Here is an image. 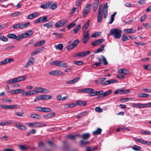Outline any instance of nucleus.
Returning <instances> with one entry per match:
<instances>
[{
    "label": "nucleus",
    "mask_w": 151,
    "mask_h": 151,
    "mask_svg": "<svg viewBox=\"0 0 151 151\" xmlns=\"http://www.w3.org/2000/svg\"><path fill=\"white\" fill-rule=\"evenodd\" d=\"M121 30L117 28H114L111 30L110 34L113 35L114 38L119 39L121 37Z\"/></svg>",
    "instance_id": "nucleus-1"
},
{
    "label": "nucleus",
    "mask_w": 151,
    "mask_h": 151,
    "mask_svg": "<svg viewBox=\"0 0 151 151\" xmlns=\"http://www.w3.org/2000/svg\"><path fill=\"white\" fill-rule=\"evenodd\" d=\"M30 24L29 22L24 23H18L16 24L13 26V28L14 29H22L28 27Z\"/></svg>",
    "instance_id": "nucleus-2"
},
{
    "label": "nucleus",
    "mask_w": 151,
    "mask_h": 151,
    "mask_svg": "<svg viewBox=\"0 0 151 151\" xmlns=\"http://www.w3.org/2000/svg\"><path fill=\"white\" fill-rule=\"evenodd\" d=\"M103 14V8L102 5H100L99 6L98 14V22H101Z\"/></svg>",
    "instance_id": "nucleus-3"
},
{
    "label": "nucleus",
    "mask_w": 151,
    "mask_h": 151,
    "mask_svg": "<svg viewBox=\"0 0 151 151\" xmlns=\"http://www.w3.org/2000/svg\"><path fill=\"white\" fill-rule=\"evenodd\" d=\"M27 125L29 127H43L46 126V124H42L40 123H38L36 122H32L30 123H27Z\"/></svg>",
    "instance_id": "nucleus-4"
},
{
    "label": "nucleus",
    "mask_w": 151,
    "mask_h": 151,
    "mask_svg": "<svg viewBox=\"0 0 151 151\" xmlns=\"http://www.w3.org/2000/svg\"><path fill=\"white\" fill-rule=\"evenodd\" d=\"M130 90L129 89H124L123 88L119 89L116 90L114 92L115 94H126L129 92Z\"/></svg>",
    "instance_id": "nucleus-5"
},
{
    "label": "nucleus",
    "mask_w": 151,
    "mask_h": 151,
    "mask_svg": "<svg viewBox=\"0 0 151 151\" xmlns=\"http://www.w3.org/2000/svg\"><path fill=\"white\" fill-rule=\"evenodd\" d=\"M47 16L40 17L35 20V23L36 24L39 23L46 22L47 21Z\"/></svg>",
    "instance_id": "nucleus-6"
},
{
    "label": "nucleus",
    "mask_w": 151,
    "mask_h": 151,
    "mask_svg": "<svg viewBox=\"0 0 151 151\" xmlns=\"http://www.w3.org/2000/svg\"><path fill=\"white\" fill-rule=\"evenodd\" d=\"M33 34V32L31 30L27 31L25 33L22 34L20 36L21 39L28 37H30Z\"/></svg>",
    "instance_id": "nucleus-7"
},
{
    "label": "nucleus",
    "mask_w": 151,
    "mask_h": 151,
    "mask_svg": "<svg viewBox=\"0 0 151 151\" xmlns=\"http://www.w3.org/2000/svg\"><path fill=\"white\" fill-rule=\"evenodd\" d=\"M7 36L10 38L16 39L17 41H19L21 40V37L20 35L17 36L14 34H9Z\"/></svg>",
    "instance_id": "nucleus-8"
},
{
    "label": "nucleus",
    "mask_w": 151,
    "mask_h": 151,
    "mask_svg": "<svg viewBox=\"0 0 151 151\" xmlns=\"http://www.w3.org/2000/svg\"><path fill=\"white\" fill-rule=\"evenodd\" d=\"M91 7V4H88L86 5L84 9V11L83 13V16L85 17V15H86L89 12Z\"/></svg>",
    "instance_id": "nucleus-9"
},
{
    "label": "nucleus",
    "mask_w": 151,
    "mask_h": 151,
    "mask_svg": "<svg viewBox=\"0 0 151 151\" xmlns=\"http://www.w3.org/2000/svg\"><path fill=\"white\" fill-rule=\"evenodd\" d=\"M14 124L17 127L21 130H25L27 129V127L26 126L19 123L15 122Z\"/></svg>",
    "instance_id": "nucleus-10"
},
{
    "label": "nucleus",
    "mask_w": 151,
    "mask_h": 151,
    "mask_svg": "<svg viewBox=\"0 0 151 151\" xmlns=\"http://www.w3.org/2000/svg\"><path fill=\"white\" fill-rule=\"evenodd\" d=\"M63 74V73L59 70H53L49 73L50 75L54 76L62 75Z\"/></svg>",
    "instance_id": "nucleus-11"
},
{
    "label": "nucleus",
    "mask_w": 151,
    "mask_h": 151,
    "mask_svg": "<svg viewBox=\"0 0 151 151\" xmlns=\"http://www.w3.org/2000/svg\"><path fill=\"white\" fill-rule=\"evenodd\" d=\"M77 135L79 136L80 137L84 140L88 139L90 137V134L89 133H84L81 135L77 134Z\"/></svg>",
    "instance_id": "nucleus-12"
},
{
    "label": "nucleus",
    "mask_w": 151,
    "mask_h": 151,
    "mask_svg": "<svg viewBox=\"0 0 151 151\" xmlns=\"http://www.w3.org/2000/svg\"><path fill=\"white\" fill-rule=\"evenodd\" d=\"M57 66L61 67H66L68 66L67 64L63 61L57 60Z\"/></svg>",
    "instance_id": "nucleus-13"
},
{
    "label": "nucleus",
    "mask_w": 151,
    "mask_h": 151,
    "mask_svg": "<svg viewBox=\"0 0 151 151\" xmlns=\"http://www.w3.org/2000/svg\"><path fill=\"white\" fill-rule=\"evenodd\" d=\"M90 53V51H89L79 52L76 54V56L77 57H83L89 55Z\"/></svg>",
    "instance_id": "nucleus-14"
},
{
    "label": "nucleus",
    "mask_w": 151,
    "mask_h": 151,
    "mask_svg": "<svg viewBox=\"0 0 151 151\" xmlns=\"http://www.w3.org/2000/svg\"><path fill=\"white\" fill-rule=\"evenodd\" d=\"M14 60L12 58H7L5 60H3L1 62H0V65H5L6 63L12 62Z\"/></svg>",
    "instance_id": "nucleus-15"
},
{
    "label": "nucleus",
    "mask_w": 151,
    "mask_h": 151,
    "mask_svg": "<svg viewBox=\"0 0 151 151\" xmlns=\"http://www.w3.org/2000/svg\"><path fill=\"white\" fill-rule=\"evenodd\" d=\"M104 41V39H99L96 40L92 42L91 45L93 46H95L98 45Z\"/></svg>",
    "instance_id": "nucleus-16"
},
{
    "label": "nucleus",
    "mask_w": 151,
    "mask_h": 151,
    "mask_svg": "<svg viewBox=\"0 0 151 151\" xmlns=\"http://www.w3.org/2000/svg\"><path fill=\"white\" fill-rule=\"evenodd\" d=\"M66 22L65 20H62L56 23L55 24V27H60L64 25Z\"/></svg>",
    "instance_id": "nucleus-17"
},
{
    "label": "nucleus",
    "mask_w": 151,
    "mask_h": 151,
    "mask_svg": "<svg viewBox=\"0 0 151 151\" xmlns=\"http://www.w3.org/2000/svg\"><path fill=\"white\" fill-rule=\"evenodd\" d=\"M40 97V100H45L51 99L52 96L48 95H41Z\"/></svg>",
    "instance_id": "nucleus-18"
},
{
    "label": "nucleus",
    "mask_w": 151,
    "mask_h": 151,
    "mask_svg": "<svg viewBox=\"0 0 151 151\" xmlns=\"http://www.w3.org/2000/svg\"><path fill=\"white\" fill-rule=\"evenodd\" d=\"M30 59L31 60L29 59L26 64L24 65V67L25 68H27L29 65L32 64L33 63L34 61V58L33 57H31L30 58Z\"/></svg>",
    "instance_id": "nucleus-19"
},
{
    "label": "nucleus",
    "mask_w": 151,
    "mask_h": 151,
    "mask_svg": "<svg viewBox=\"0 0 151 151\" xmlns=\"http://www.w3.org/2000/svg\"><path fill=\"white\" fill-rule=\"evenodd\" d=\"M80 78V77H77L72 80L67 81L66 82V84H72L75 83H76Z\"/></svg>",
    "instance_id": "nucleus-20"
},
{
    "label": "nucleus",
    "mask_w": 151,
    "mask_h": 151,
    "mask_svg": "<svg viewBox=\"0 0 151 151\" xmlns=\"http://www.w3.org/2000/svg\"><path fill=\"white\" fill-rule=\"evenodd\" d=\"M124 31L126 33H132L136 32V30L135 29H124Z\"/></svg>",
    "instance_id": "nucleus-21"
},
{
    "label": "nucleus",
    "mask_w": 151,
    "mask_h": 151,
    "mask_svg": "<svg viewBox=\"0 0 151 151\" xmlns=\"http://www.w3.org/2000/svg\"><path fill=\"white\" fill-rule=\"evenodd\" d=\"M52 4V2H49L46 4L41 5L40 7L44 9H45L47 8Z\"/></svg>",
    "instance_id": "nucleus-22"
},
{
    "label": "nucleus",
    "mask_w": 151,
    "mask_h": 151,
    "mask_svg": "<svg viewBox=\"0 0 151 151\" xmlns=\"http://www.w3.org/2000/svg\"><path fill=\"white\" fill-rule=\"evenodd\" d=\"M93 91V89L91 88H86L81 90V91L83 93H90Z\"/></svg>",
    "instance_id": "nucleus-23"
},
{
    "label": "nucleus",
    "mask_w": 151,
    "mask_h": 151,
    "mask_svg": "<svg viewBox=\"0 0 151 151\" xmlns=\"http://www.w3.org/2000/svg\"><path fill=\"white\" fill-rule=\"evenodd\" d=\"M102 130L100 128H98L96 130L92 132L93 135H100L101 134Z\"/></svg>",
    "instance_id": "nucleus-24"
},
{
    "label": "nucleus",
    "mask_w": 151,
    "mask_h": 151,
    "mask_svg": "<svg viewBox=\"0 0 151 151\" xmlns=\"http://www.w3.org/2000/svg\"><path fill=\"white\" fill-rule=\"evenodd\" d=\"M26 77L25 76H21L20 77H19L17 78H15V79L16 81V83L17 82H19L22 81H23L25 79Z\"/></svg>",
    "instance_id": "nucleus-25"
},
{
    "label": "nucleus",
    "mask_w": 151,
    "mask_h": 151,
    "mask_svg": "<svg viewBox=\"0 0 151 151\" xmlns=\"http://www.w3.org/2000/svg\"><path fill=\"white\" fill-rule=\"evenodd\" d=\"M55 115V113H52L48 114L47 115H44L43 116V117L44 119H49L54 116Z\"/></svg>",
    "instance_id": "nucleus-26"
},
{
    "label": "nucleus",
    "mask_w": 151,
    "mask_h": 151,
    "mask_svg": "<svg viewBox=\"0 0 151 151\" xmlns=\"http://www.w3.org/2000/svg\"><path fill=\"white\" fill-rule=\"evenodd\" d=\"M112 92V90H109L104 93H103L102 95H101V97H103L111 94Z\"/></svg>",
    "instance_id": "nucleus-27"
},
{
    "label": "nucleus",
    "mask_w": 151,
    "mask_h": 151,
    "mask_svg": "<svg viewBox=\"0 0 151 151\" xmlns=\"http://www.w3.org/2000/svg\"><path fill=\"white\" fill-rule=\"evenodd\" d=\"M81 27V25L79 24L76 26L73 29V31L72 32V33L74 34H76L78 32L79 29Z\"/></svg>",
    "instance_id": "nucleus-28"
},
{
    "label": "nucleus",
    "mask_w": 151,
    "mask_h": 151,
    "mask_svg": "<svg viewBox=\"0 0 151 151\" xmlns=\"http://www.w3.org/2000/svg\"><path fill=\"white\" fill-rule=\"evenodd\" d=\"M105 45H102L100 48L98 49L97 50L95 51L94 52L95 53H97L101 52L103 51L104 50V48L105 47Z\"/></svg>",
    "instance_id": "nucleus-29"
},
{
    "label": "nucleus",
    "mask_w": 151,
    "mask_h": 151,
    "mask_svg": "<svg viewBox=\"0 0 151 151\" xmlns=\"http://www.w3.org/2000/svg\"><path fill=\"white\" fill-rule=\"evenodd\" d=\"M0 106L2 108L5 109H13L12 105L9 106L8 105H4L3 104H1Z\"/></svg>",
    "instance_id": "nucleus-30"
},
{
    "label": "nucleus",
    "mask_w": 151,
    "mask_h": 151,
    "mask_svg": "<svg viewBox=\"0 0 151 151\" xmlns=\"http://www.w3.org/2000/svg\"><path fill=\"white\" fill-rule=\"evenodd\" d=\"M116 14V12H115L111 16L110 20V21L109 22V24H111L113 23V22L114 20V18Z\"/></svg>",
    "instance_id": "nucleus-31"
},
{
    "label": "nucleus",
    "mask_w": 151,
    "mask_h": 151,
    "mask_svg": "<svg viewBox=\"0 0 151 151\" xmlns=\"http://www.w3.org/2000/svg\"><path fill=\"white\" fill-rule=\"evenodd\" d=\"M77 105L79 106H85L86 105V102L85 101H79L76 102Z\"/></svg>",
    "instance_id": "nucleus-32"
},
{
    "label": "nucleus",
    "mask_w": 151,
    "mask_h": 151,
    "mask_svg": "<svg viewBox=\"0 0 151 151\" xmlns=\"http://www.w3.org/2000/svg\"><path fill=\"white\" fill-rule=\"evenodd\" d=\"M45 41L44 40L40 41V42H37L34 45V46H37L42 45L45 43Z\"/></svg>",
    "instance_id": "nucleus-33"
},
{
    "label": "nucleus",
    "mask_w": 151,
    "mask_h": 151,
    "mask_svg": "<svg viewBox=\"0 0 151 151\" xmlns=\"http://www.w3.org/2000/svg\"><path fill=\"white\" fill-rule=\"evenodd\" d=\"M138 96L139 97L147 98L149 96V95L145 93H138Z\"/></svg>",
    "instance_id": "nucleus-34"
},
{
    "label": "nucleus",
    "mask_w": 151,
    "mask_h": 151,
    "mask_svg": "<svg viewBox=\"0 0 151 151\" xmlns=\"http://www.w3.org/2000/svg\"><path fill=\"white\" fill-rule=\"evenodd\" d=\"M35 89H36L35 90H34L35 91V94L38 93H42V87H36L35 88Z\"/></svg>",
    "instance_id": "nucleus-35"
},
{
    "label": "nucleus",
    "mask_w": 151,
    "mask_h": 151,
    "mask_svg": "<svg viewBox=\"0 0 151 151\" xmlns=\"http://www.w3.org/2000/svg\"><path fill=\"white\" fill-rule=\"evenodd\" d=\"M87 112L88 111H86L82 113H80V114L77 115V118L79 119L80 118H81L85 114H86Z\"/></svg>",
    "instance_id": "nucleus-36"
},
{
    "label": "nucleus",
    "mask_w": 151,
    "mask_h": 151,
    "mask_svg": "<svg viewBox=\"0 0 151 151\" xmlns=\"http://www.w3.org/2000/svg\"><path fill=\"white\" fill-rule=\"evenodd\" d=\"M53 26V22H49L48 23H46L43 25L44 27H46L48 28H51Z\"/></svg>",
    "instance_id": "nucleus-37"
},
{
    "label": "nucleus",
    "mask_w": 151,
    "mask_h": 151,
    "mask_svg": "<svg viewBox=\"0 0 151 151\" xmlns=\"http://www.w3.org/2000/svg\"><path fill=\"white\" fill-rule=\"evenodd\" d=\"M42 48H37L35 51L33 52L31 54L32 56L36 54H37L38 53L40 52L42 50Z\"/></svg>",
    "instance_id": "nucleus-38"
},
{
    "label": "nucleus",
    "mask_w": 151,
    "mask_h": 151,
    "mask_svg": "<svg viewBox=\"0 0 151 151\" xmlns=\"http://www.w3.org/2000/svg\"><path fill=\"white\" fill-rule=\"evenodd\" d=\"M132 149L136 151H140L141 150V147L139 146L134 145L133 147H132Z\"/></svg>",
    "instance_id": "nucleus-39"
},
{
    "label": "nucleus",
    "mask_w": 151,
    "mask_h": 151,
    "mask_svg": "<svg viewBox=\"0 0 151 151\" xmlns=\"http://www.w3.org/2000/svg\"><path fill=\"white\" fill-rule=\"evenodd\" d=\"M90 23L89 20H88L84 25L82 29V30L83 32L88 27Z\"/></svg>",
    "instance_id": "nucleus-40"
},
{
    "label": "nucleus",
    "mask_w": 151,
    "mask_h": 151,
    "mask_svg": "<svg viewBox=\"0 0 151 151\" xmlns=\"http://www.w3.org/2000/svg\"><path fill=\"white\" fill-rule=\"evenodd\" d=\"M55 47L56 49L61 50L63 49V45L62 44H59L55 46Z\"/></svg>",
    "instance_id": "nucleus-41"
},
{
    "label": "nucleus",
    "mask_w": 151,
    "mask_h": 151,
    "mask_svg": "<svg viewBox=\"0 0 151 151\" xmlns=\"http://www.w3.org/2000/svg\"><path fill=\"white\" fill-rule=\"evenodd\" d=\"M89 33H90V31L89 30H88L87 31H86L83 34V37L89 38Z\"/></svg>",
    "instance_id": "nucleus-42"
},
{
    "label": "nucleus",
    "mask_w": 151,
    "mask_h": 151,
    "mask_svg": "<svg viewBox=\"0 0 151 151\" xmlns=\"http://www.w3.org/2000/svg\"><path fill=\"white\" fill-rule=\"evenodd\" d=\"M16 81L15 78L8 80L7 81L6 83L8 84H12V83H16Z\"/></svg>",
    "instance_id": "nucleus-43"
},
{
    "label": "nucleus",
    "mask_w": 151,
    "mask_h": 151,
    "mask_svg": "<svg viewBox=\"0 0 151 151\" xmlns=\"http://www.w3.org/2000/svg\"><path fill=\"white\" fill-rule=\"evenodd\" d=\"M27 96H29L31 95L35 94L34 91H26Z\"/></svg>",
    "instance_id": "nucleus-44"
},
{
    "label": "nucleus",
    "mask_w": 151,
    "mask_h": 151,
    "mask_svg": "<svg viewBox=\"0 0 151 151\" xmlns=\"http://www.w3.org/2000/svg\"><path fill=\"white\" fill-rule=\"evenodd\" d=\"M101 57L102 59V61L104 65H106L108 64V62L105 58L103 55H101Z\"/></svg>",
    "instance_id": "nucleus-45"
},
{
    "label": "nucleus",
    "mask_w": 151,
    "mask_h": 151,
    "mask_svg": "<svg viewBox=\"0 0 151 151\" xmlns=\"http://www.w3.org/2000/svg\"><path fill=\"white\" fill-rule=\"evenodd\" d=\"M42 112H49L51 111V110L49 108L47 107H43Z\"/></svg>",
    "instance_id": "nucleus-46"
},
{
    "label": "nucleus",
    "mask_w": 151,
    "mask_h": 151,
    "mask_svg": "<svg viewBox=\"0 0 151 151\" xmlns=\"http://www.w3.org/2000/svg\"><path fill=\"white\" fill-rule=\"evenodd\" d=\"M22 14V13L21 12H16L12 14L11 16L12 17H16L19 15Z\"/></svg>",
    "instance_id": "nucleus-47"
},
{
    "label": "nucleus",
    "mask_w": 151,
    "mask_h": 151,
    "mask_svg": "<svg viewBox=\"0 0 151 151\" xmlns=\"http://www.w3.org/2000/svg\"><path fill=\"white\" fill-rule=\"evenodd\" d=\"M11 122L9 121H6L0 123V126L5 125L8 124H9Z\"/></svg>",
    "instance_id": "nucleus-48"
},
{
    "label": "nucleus",
    "mask_w": 151,
    "mask_h": 151,
    "mask_svg": "<svg viewBox=\"0 0 151 151\" xmlns=\"http://www.w3.org/2000/svg\"><path fill=\"white\" fill-rule=\"evenodd\" d=\"M122 40L123 42H124L126 40H128L129 39L126 35L124 34H123L122 36Z\"/></svg>",
    "instance_id": "nucleus-49"
},
{
    "label": "nucleus",
    "mask_w": 151,
    "mask_h": 151,
    "mask_svg": "<svg viewBox=\"0 0 151 151\" xmlns=\"http://www.w3.org/2000/svg\"><path fill=\"white\" fill-rule=\"evenodd\" d=\"M140 143L143 144H147L148 145H151V142H148V141L146 140H141Z\"/></svg>",
    "instance_id": "nucleus-50"
},
{
    "label": "nucleus",
    "mask_w": 151,
    "mask_h": 151,
    "mask_svg": "<svg viewBox=\"0 0 151 151\" xmlns=\"http://www.w3.org/2000/svg\"><path fill=\"white\" fill-rule=\"evenodd\" d=\"M24 91V90L23 89H16L15 90V94L23 93Z\"/></svg>",
    "instance_id": "nucleus-51"
},
{
    "label": "nucleus",
    "mask_w": 151,
    "mask_h": 151,
    "mask_svg": "<svg viewBox=\"0 0 151 151\" xmlns=\"http://www.w3.org/2000/svg\"><path fill=\"white\" fill-rule=\"evenodd\" d=\"M79 42V41L78 40H75L74 42L72 44L74 47L76 46Z\"/></svg>",
    "instance_id": "nucleus-52"
},
{
    "label": "nucleus",
    "mask_w": 151,
    "mask_h": 151,
    "mask_svg": "<svg viewBox=\"0 0 151 151\" xmlns=\"http://www.w3.org/2000/svg\"><path fill=\"white\" fill-rule=\"evenodd\" d=\"M140 103H133L132 105L133 107L136 108H140Z\"/></svg>",
    "instance_id": "nucleus-53"
},
{
    "label": "nucleus",
    "mask_w": 151,
    "mask_h": 151,
    "mask_svg": "<svg viewBox=\"0 0 151 151\" xmlns=\"http://www.w3.org/2000/svg\"><path fill=\"white\" fill-rule=\"evenodd\" d=\"M95 110L96 112L99 113L103 112L102 109L99 106L96 107L95 109Z\"/></svg>",
    "instance_id": "nucleus-54"
},
{
    "label": "nucleus",
    "mask_w": 151,
    "mask_h": 151,
    "mask_svg": "<svg viewBox=\"0 0 151 151\" xmlns=\"http://www.w3.org/2000/svg\"><path fill=\"white\" fill-rule=\"evenodd\" d=\"M49 90H48V89H47L45 88H42V93H49Z\"/></svg>",
    "instance_id": "nucleus-55"
},
{
    "label": "nucleus",
    "mask_w": 151,
    "mask_h": 151,
    "mask_svg": "<svg viewBox=\"0 0 151 151\" xmlns=\"http://www.w3.org/2000/svg\"><path fill=\"white\" fill-rule=\"evenodd\" d=\"M100 35V34L99 32H96L93 34L91 36V37H96L99 36Z\"/></svg>",
    "instance_id": "nucleus-56"
},
{
    "label": "nucleus",
    "mask_w": 151,
    "mask_h": 151,
    "mask_svg": "<svg viewBox=\"0 0 151 151\" xmlns=\"http://www.w3.org/2000/svg\"><path fill=\"white\" fill-rule=\"evenodd\" d=\"M76 24V23L75 22H73L72 24L68 25L67 26L68 29H70L71 28L73 27Z\"/></svg>",
    "instance_id": "nucleus-57"
},
{
    "label": "nucleus",
    "mask_w": 151,
    "mask_h": 151,
    "mask_svg": "<svg viewBox=\"0 0 151 151\" xmlns=\"http://www.w3.org/2000/svg\"><path fill=\"white\" fill-rule=\"evenodd\" d=\"M57 4L56 3H55L52 5L50 7V9L54 10L57 8Z\"/></svg>",
    "instance_id": "nucleus-58"
},
{
    "label": "nucleus",
    "mask_w": 151,
    "mask_h": 151,
    "mask_svg": "<svg viewBox=\"0 0 151 151\" xmlns=\"http://www.w3.org/2000/svg\"><path fill=\"white\" fill-rule=\"evenodd\" d=\"M53 35H56L57 37H59L60 38H62V36L63 35V34L62 33L58 34L55 32L54 33H53Z\"/></svg>",
    "instance_id": "nucleus-59"
},
{
    "label": "nucleus",
    "mask_w": 151,
    "mask_h": 151,
    "mask_svg": "<svg viewBox=\"0 0 151 151\" xmlns=\"http://www.w3.org/2000/svg\"><path fill=\"white\" fill-rule=\"evenodd\" d=\"M24 113L23 112H17L15 113V114L19 116H22L24 115Z\"/></svg>",
    "instance_id": "nucleus-60"
},
{
    "label": "nucleus",
    "mask_w": 151,
    "mask_h": 151,
    "mask_svg": "<svg viewBox=\"0 0 151 151\" xmlns=\"http://www.w3.org/2000/svg\"><path fill=\"white\" fill-rule=\"evenodd\" d=\"M142 133L145 135H151V132L147 131H144L141 132Z\"/></svg>",
    "instance_id": "nucleus-61"
},
{
    "label": "nucleus",
    "mask_w": 151,
    "mask_h": 151,
    "mask_svg": "<svg viewBox=\"0 0 151 151\" xmlns=\"http://www.w3.org/2000/svg\"><path fill=\"white\" fill-rule=\"evenodd\" d=\"M74 47H74L72 45V44H71L68 45L66 48L68 50H70Z\"/></svg>",
    "instance_id": "nucleus-62"
},
{
    "label": "nucleus",
    "mask_w": 151,
    "mask_h": 151,
    "mask_svg": "<svg viewBox=\"0 0 151 151\" xmlns=\"http://www.w3.org/2000/svg\"><path fill=\"white\" fill-rule=\"evenodd\" d=\"M0 39L4 42L7 41L8 40L7 38H5L4 36H1L0 37Z\"/></svg>",
    "instance_id": "nucleus-63"
},
{
    "label": "nucleus",
    "mask_w": 151,
    "mask_h": 151,
    "mask_svg": "<svg viewBox=\"0 0 151 151\" xmlns=\"http://www.w3.org/2000/svg\"><path fill=\"white\" fill-rule=\"evenodd\" d=\"M109 84H111L114 83L115 82H117V80L116 79H111L109 80Z\"/></svg>",
    "instance_id": "nucleus-64"
}]
</instances>
